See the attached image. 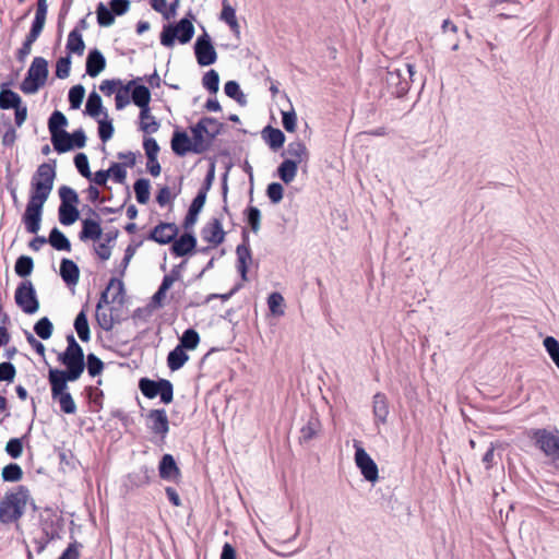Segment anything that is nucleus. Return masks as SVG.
<instances>
[{"label":"nucleus","mask_w":559,"mask_h":559,"mask_svg":"<svg viewBox=\"0 0 559 559\" xmlns=\"http://www.w3.org/2000/svg\"><path fill=\"white\" fill-rule=\"evenodd\" d=\"M56 179V165L40 164L33 174L29 187V197L22 222L29 234H37L40 229L44 205L47 202Z\"/></svg>","instance_id":"1"},{"label":"nucleus","mask_w":559,"mask_h":559,"mask_svg":"<svg viewBox=\"0 0 559 559\" xmlns=\"http://www.w3.org/2000/svg\"><path fill=\"white\" fill-rule=\"evenodd\" d=\"M68 346L58 357L59 361L66 366V370L50 369L48 377L76 381L85 369L84 352L75 337L70 334L67 336Z\"/></svg>","instance_id":"2"},{"label":"nucleus","mask_w":559,"mask_h":559,"mask_svg":"<svg viewBox=\"0 0 559 559\" xmlns=\"http://www.w3.org/2000/svg\"><path fill=\"white\" fill-rule=\"evenodd\" d=\"M29 490L25 486H17L7 492L0 501V522L10 524L20 520L29 500Z\"/></svg>","instance_id":"3"},{"label":"nucleus","mask_w":559,"mask_h":559,"mask_svg":"<svg viewBox=\"0 0 559 559\" xmlns=\"http://www.w3.org/2000/svg\"><path fill=\"white\" fill-rule=\"evenodd\" d=\"M415 74V67L411 63L402 66L391 64L388 67L383 78L389 92L395 97H403L411 88Z\"/></svg>","instance_id":"4"},{"label":"nucleus","mask_w":559,"mask_h":559,"mask_svg":"<svg viewBox=\"0 0 559 559\" xmlns=\"http://www.w3.org/2000/svg\"><path fill=\"white\" fill-rule=\"evenodd\" d=\"M48 62L43 57H35L27 71V74L20 85L24 94L33 95L46 84L48 78Z\"/></svg>","instance_id":"5"},{"label":"nucleus","mask_w":559,"mask_h":559,"mask_svg":"<svg viewBox=\"0 0 559 559\" xmlns=\"http://www.w3.org/2000/svg\"><path fill=\"white\" fill-rule=\"evenodd\" d=\"M194 35V26L188 17L181 19L176 25H165L160 33V44L165 47H173L175 40L180 44L189 43Z\"/></svg>","instance_id":"6"},{"label":"nucleus","mask_w":559,"mask_h":559,"mask_svg":"<svg viewBox=\"0 0 559 559\" xmlns=\"http://www.w3.org/2000/svg\"><path fill=\"white\" fill-rule=\"evenodd\" d=\"M531 438L535 441V445L558 466L559 464V431L547 429L532 430Z\"/></svg>","instance_id":"7"},{"label":"nucleus","mask_w":559,"mask_h":559,"mask_svg":"<svg viewBox=\"0 0 559 559\" xmlns=\"http://www.w3.org/2000/svg\"><path fill=\"white\" fill-rule=\"evenodd\" d=\"M16 306L26 314H34L39 310V300L34 284L29 280L22 281L14 294Z\"/></svg>","instance_id":"8"},{"label":"nucleus","mask_w":559,"mask_h":559,"mask_svg":"<svg viewBox=\"0 0 559 559\" xmlns=\"http://www.w3.org/2000/svg\"><path fill=\"white\" fill-rule=\"evenodd\" d=\"M139 388L142 394L147 399L160 396L164 404H169L174 399V388L169 380L160 379L158 381L148 378H142L139 381Z\"/></svg>","instance_id":"9"},{"label":"nucleus","mask_w":559,"mask_h":559,"mask_svg":"<svg viewBox=\"0 0 559 559\" xmlns=\"http://www.w3.org/2000/svg\"><path fill=\"white\" fill-rule=\"evenodd\" d=\"M48 381L51 388V397L53 401L59 403L60 409L64 414H75L76 404L69 392V381L53 377H48Z\"/></svg>","instance_id":"10"},{"label":"nucleus","mask_w":559,"mask_h":559,"mask_svg":"<svg viewBox=\"0 0 559 559\" xmlns=\"http://www.w3.org/2000/svg\"><path fill=\"white\" fill-rule=\"evenodd\" d=\"M223 124L212 117H203L198 123L191 127V133L194 140H198L205 146V151L210 147L212 141L221 133Z\"/></svg>","instance_id":"11"},{"label":"nucleus","mask_w":559,"mask_h":559,"mask_svg":"<svg viewBox=\"0 0 559 559\" xmlns=\"http://www.w3.org/2000/svg\"><path fill=\"white\" fill-rule=\"evenodd\" d=\"M171 150L178 156H185L192 152L195 154H202L205 152V146L193 138L190 139L183 131H176L171 138Z\"/></svg>","instance_id":"12"},{"label":"nucleus","mask_w":559,"mask_h":559,"mask_svg":"<svg viewBox=\"0 0 559 559\" xmlns=\"http://www.w3.org/2000/svg\"><path fill=\"white\" fill-rule=\"evenodd\" d=\"M355 463L366 480L376 483L379 478V469L376 462L359 444L355 443Z\"/></svg>","instance_id":"13"},{"label":"nucleus","mask_w":559,"mask_h":559,"mask_svg":"<svg viewBox=\"0 0 559 559\" xmlns=\"http://www.w3.org/2000/svg\"><path fill=\"white\" fill-rule=\"evenodd\" d=\"M194 53L201 67H207L216 62L217 53L207 33H203L197 38Z\"/></svg>","instance_id":"14"},{"label":"nucleus","mask_w":559,"mask_h":559,"mask_svg":"<svg viewBox=\"0 0 559 559\" xmlns=\"http://www.w3.org/2000/svg\"><path fill=\"white\" fill-rule=\"evenodd\" d=\"M146 426L154 435L165 439L169 431V420L164 408L151 409L146 414Z\"/></svg>","instance_id":"15"},{"label":"nucleus","mask_w":559,"mask_h":559,"mask_svg":"<svg viewBox=\"0 0 559 559\" xmlns=\"http://www.w3.org/2000/svg\"><path fill=\"white\" fill-rule=\"evenodd\" d=\"M497 15L504 19L516 17L522 12V4L516 0H489Z\"/></svg>","instance_id":"16"},{"label":"nucleus","mask_w":559,"mask_h":559,"mask_svg":"<svg viewBox=\"0 0 559 559\" xmlns=\"http://www.w3.org/2000/svg\"><path fill=\"white\" fill-rule=\"evenodd\" d=\"M203 240L214 246H218L224 241L225 231L218 218H212L201 231Z\"/></svg>","instance_id":"17"},{"label":"nucleus","mask_w":559,"mask_h":559,"mask_svg":"<svg viewBox=\"0 0 559 559\" xmlns=\"http://www.w3.org/2000/svg\"><path fill=\"white\" fill-rule=\"evenodd\" d=\"M178 234V228L173 223H160L151 231L148 239L160 245L169 243Z\"/></svg>","instance_id":"18"},{"label":"nucleus","mask_w":559,"mask_h":559,"mask_svg":"<svg viewBox=\"0 0 559 559\" xmlns=\"http://www.w3.org/2000/svg\"><path fill=\"white\" fill-rule=\"evenodd\" d=\"M181 273L178 267H174L168 274L163 277L162 284L157 292L152 297V302L156 307H162L166 298L167 290L174 285V283L180 280Z\"/></svg>","instance_id":"19"},{"label":"nucleus","mask_w":559,"mask_h":559,"mask_svg":"<svg viewBox=\"0 0 559 559\" xmlns=\"http://www.w3.org/2000/svg\"><path fill=\"white\" fill-rule=\"evenodd\" d=\"M123 283L120 280L111 278L107 288L102 292L96 309H104L105 305L116 301V299L123 294Z\"/></svg>","instance_id":"20"},{"label":"nucleus","mask_w":559,"mask_h":559,"mask_svg":"<svg viewBox=\"0 0 559 559\" xmlns=\"http://www.w3.org/2000/svg\"><path fill=\"white\" fill-rule=\"evenodd\" d=\"M236 254H237V270L240 273L241 280L246 282V281H248V277H247L248 265L252 260L251 250L248 245L247 238H245L242 243L237 246Z\"/></svg>","instance_id":"21"},{"label":"nucleus","mask_w":559,"mask_h":559,"mask_svg":"<svg viewBox=\"0 0 559 559\" xmlns=\"http://www.w3.org/2000/svg\"><path fill=\"white\" fill-rule=\"evenodd\" d=\"M106 68V59L100 50L92 49L86 58V73L95 78Z\"/></svg>","instance_id":"22"},{"label":"nucleus","mask_w":559,"mask_h":559,"mask_svg":"<svg viewBox=\"0 0 559 559\" xmlns=\"http://www.w3.org/2000/svg\"><path fill=\"white\" fill-rule=\"evenodd\" d=\"M103 237V229L97 221L86 218L82 221V229L79 234L81 241H97Z\"/></svg>","instance_id":"23"},{"label":"nucleus","mask_w":559,"mask_h":559,"mask_svg":"<svg viewBox=\"0 0 559 559\" xmlns=\"http://www.w3.org/2000/svg\"><path fill=\"white\" fill-rule=\"evenodd\" d=\"M205 201H206V197H205V190H199L197 197L193 199L190 207H189V211H188V214L185 218V228H190L191 226H193L198 219V215L199 213L202 211L204 204H205Z\"/></svg>","instance_id":"24"},{"label":"nucleus","mask_w":559,"mask_h":559,"mask_svg":"<svg viewBox=\"0 0 559 559\" xmlns=\"http://www.w3.org/2000/svg\"><path fill=\"white\" fill-rule=\"evenodd\" d=\"M286 154L289 156L288 160H293L296 164L307 163L309 159V152L307 146L300 140L290 142L287 145Z\"/></svg>","instance_id":"25"},{"label":"nucleus","mask_w":559,"mask_h":559,"mask_svg":"<svg viewBox=\"0 0 559 559\" xmlns=\"http://www.w3.org/2000/svg\"><path fill=\"white\" fill-rule=\"evenodd\" d=\"M197 246V239L191 234H183L174 241L171 250L177 257L190 253Z\"/></svg>","instance_id":"26"},{"label":"nucleus","mask_w":559,"mask_h":559,"mask_svg":"<svg viewBox=\"0 0 559 559\" xmlns=\"http://www.w3.org/2000/svg\"><path fill=\"white\" fill-rule=\"evenodd\" d=\"M180 475V471L171 454H165L159 462V476L166 480H174Z\"/></svg>","instance_id":"27"},{"label":"nucleus","mask_w":559,"mask_h":559,"mask_svg":"<svg viewBox=\"0 0 559 559\" xmlns=\"http://www.w3.org/2000/svg\"><path fill=\"white\" fill-rule=\"evenodd\" d=\"M60 275L68 285H74L79 282L80 270L72 260L62 259L60 263Z\"/></svg>","instance_id":"28"},{"label":"nucleus","mask_w":559,"mask_h":559,"mask_svg":"<svg viewBox=\"0 0 559 559\" xmlns=\"http://www.w3.org/2000/svg\"><path fill=\"white\" fill-rule=\"evenodd\" d=\"M66 49L69 53L83 56L85 50V43L83 40L82 33L78 27L73 28L69 33Z\"/></svg>","instance_id":"29"},{"label":"nucleus","mask_w":559,"mask_h":559,"mask_svg":"<svg viewBox=\"0 0 559 559\" xmlns=\"http://www.w3.org/2000/svg\"><path fill=\"white\" fill-rule=\"evenodd\" d=\"M131 98L141 110L150 109L151 92L146 86L136 85L135 83L131 88Z\"/></svg>","instance_id":"30"},{"label":"nucleus","mask_w":559,"mask_h":559,"mask_svg":"<svg viewBox=\"0 0 559 559\" xmlns=\"http://www.w3.org/2000/svg\"><path fill=\"white\" fill-rule=\"evenodd\" d=\"M373 415L377 421L386 423L389 416V404L386 396L383 393H377L373 396L372 403Z\"/></svg>","instance_id":"31"},{"label":"nucleus","mask_w":559,"mask_h":559,"mask_svg":"<svg viewBox=\"0 0 559 559\" xmlns=\"http://www.w3.org/2000/svg\"><path fill=\"white\" fill-rule=\"evenodd\" d=\"M262 136L273 151H277L285 142V134L280 129L272 128L271 126L262 130Z\"/></svg>","instance_id":"32"},{"label":"nucleus","mask_w":559,"mask_h":559,"mask_svg":"<svg viewBox=\"0 0 559 559\" xmlns=\"http://www.w3.org/2000/svg\"><path fill=\"white\" fill-rule=\"evenodd\" d=\"M47 11H48L47 0H37L35 19H34V21L32 23V27H31L32 32H34L38 35L41 34L45 23H46Z\"/></svg>","instance_id":"33"},{"label":"nucleus","mask_w":559,"mask_h":559,"mask_svg":"<svg viewBox=\"0 0 559 559\" xmlns=\"http://www.w3.org/2000/svg\"><path fill=\"white\" fill-rule=\"evenodd\" d=\"M221 20L228 24L237 37L240 35V26L236 17V11L227 0L223 1Z\"/></svg>","instance_id":"34"},{"label":"nucleus","mask_w":559,"mask_h":559,"mask_svg":"<svg viewBox=\"0 0 559 559\" xmlns=\"http://www.w3.org/2000/svg\"><path fill=\"white\" fill-rule=\"evenodd\" d=\"M189 356L182 346H176L167 356V366L171 371L179 370L188 361Z\"/></svg>","instance_id":"35"},{"label":"nucleus","mask_w":559,"mask_h":559,"mask_svg":"<svg viewBox=\"0 0 559 559\" xmlns=\"http://www.w3.org/2000/svg\"><path fill=\"white\" fill-rule=\"evenodd\" d=\"M58 215L62 225L70 226L79 219L80 212L74 204H60Z\"/></svg>","instance_id":"36"},{"label":"nucleus","mask_w":559,"mask_h":559,"mask_svg":"<svg viewBox=\"0 0 559 559\" xmlns=\"http://www.w3.org/2000/svg\"><path fill=\"white\" fill-rule=\"evenodd\" d=\"M297 170L298 164L284 159L277 168V175L284 183L288 185L295 180Z\"/></svg>","instance_id":"37"},{"label":"nucleus","mask_w":559,"mask_h":559,"mask_svg":"<svg viewBox=\"0 0 559 559\" xmlns=\"http://www.w3.org/2000/svg\"><path fill=\"white\" fill-rule=\"evenodd\" d=\"M74 329L82 342H88L91 340V331L85 309H82L78 313L74 320Z\"/></svg>","instance_id":"38"},{"label":"nucleus","mask_w":559,"mask_h":559,"mask_svg":"<svg viewBox=\"0 0 559 559\" xmlns=\"http://www.w3.org/2000/svg\"><path fill=\"white\" fill-rule=\"evenodd\" d=\"M321 424L317 416L311 415L305 426L300 429V441L308 442L319 433Z\"/></svg>","instance_id":"39"},{"label":"nucleus","mask_w":559,"mask_h":559,"mask_svg":"<svg viewBox=\"0 0 559 559\" xmlns=\"http://www.w3.org/2000/svg\"><path fill=\"white\" fill-rule=\"evenodd\" d=\"M51 247H53L56 250L59 251H70L71 250V243L70 240L66 237V235L58 229L57 227H53L49 234V238L47 240Z\"/></svg>","instance_id":"40"},{"label":"nucleus","mask_w":559,"mask_h":559,"mask_svg":"<svg viewBox=\"0 0 559 559\" xmlns=\"http://www.w3.org/2000/svg\"><path fill=\"white\" fill-rule=\"evenodd\" d=\"M51 143L58 153H66L73 148L71 135L66 130L51 135Z\"/></svg>","instance_id":"41"},{"label":"nucleus","mask_w":559,"mask_h":559,"mask_svg":"<svg viewBox=\"0 0 559 559\" xmlns=\"http://www.w3.org/2000/svg\"><path fill=\"white\" fill-rule=\"evenodd\" d=\"M140 129L147 134L158 131L159 122L151 115L150 109L140 110Z\"/></svg>","instance_id":"42"},{"label":"nucleus","mask_w":559,"mask_h":559,"mask_svg":"<svg viewBox=\"0 0 559 559\" xmlns=\"http://www.w3.org/2000/svg\"><path fill=\"white\" fill-rule=\"evenodd\" d=\"M22 98L21 96L9 90V88H1L0 91V108L1 109H12L21 105Z\"/></svg>","instance_id":"43"},{"label":"nucleus","mask_w":559,"mask_h":559,"mask_svg":"<svg viewBox=\"0 0 559 559\" xmlns=\"http://www.w3.org/2000/svg\"><path fill=\"white\" fill-rule=\"evenodd\" d=\"M138 80H141V79L138 78L136 80H131L126 85L121 86L117 91L116 96H115V104H116L117 110H121L130 104L129 93Z\"/></svg>","instance_id":"44"},{"label":"nucleus","mask_w":559,"mask_h":559,"mask_svg":"<svg viewBox=\"0 0 559 559\" xmlns=\"http://www.w3.org/2000/svg\"><path fill=\"white\" fill-rule=\"evenodd\" d=\"M150 180L140 178L134 182L133 189L135 192L136 201L141 204H146L150 200Z\"/></svg>","instance_id":"45"},{"label":"nucleus","mask_w":559,"mask_h":559,"mask_svg":"<svg viewBox=\"0 0 559 559\" xmlns=\"http://www.w3.org/2000/svg\"><path fill=\"white\" fill-rule=\"evenodd\" d=\"M97 23L103 27L111 26L115 22V14L111 9L99 2L96 8Z\"/></svg>","instance_id":"46"},{"label":"nucleus","mask_w":559,"mask_h":559,"mask_svg":"<svg viewBox=\"0 0 559 559\" xmlns=\"http://www.w3.org/2000/svg\"><path fill=\"white\" fill-rule=\"evenodd\" d=\"M85 110L86 114L93 118L98 117L103 112V103L99 94L96 92L90 93L85 105Z\"/></svg>","instance_id":"47"},{"label":"nucleus","mask_w":559,"mask_h":559,"mask_svg":"<svg viewBox=\"0 0 559 559\" xmlns=\"http://www.w3.org/2000/svg\"><path fill=\"white\" fill-rule=\"evenodd\" d=\"M225 94L235 99L239 105L247 104L246 95L241 92L239 84L236 81H228L224 86Z\"/></svg>","instance_id":"48"},{"label":"nucleus","mask_w":559,"mask_h":559,"mask_svg":"<svg viewBox=\"0 0 559 559\" xmlns=\"http://www.w3.org/2000/svg\"><path fill=\"white\" fill-rule=\"evenodd\" d=\"M67 124H68L67 117L59 110L53 111L48 120V129H49L50 135H52V132L58 133V132L64 131L63 128Z\"/></svg>","instance_id":"49"},{"label":"nucleus","mask_w":559,"mask_h":559,"mask_svg":"<svg viewBox=\"0 0 559 559\" xmlns=\"http://www.w3.org/2000/svg\"><path fill=\"white\" fill-rule=\"evenodd\" d=\"M34 269V261L28 255H21L17 258L14 266L15 273L21 277L31 275Z\"/></svg>","instance_id":"50"},{"label":"nucleus","mask_w":559,"mask_h":559,"mask_svg":"<svg viewBox=\"0 0 559 559\" xmlns=\"http://www.w3.org/2000/svg\"><path fill=\"white\" fill-rule=\"evenodd\" d=\"M200 343L199 333L193 329H188L183 332L180 337V343L178 346H182V349H195Z\"/></svg>","instance_id":"51"},{"label":"nucleus","mask_w":559,"mask_h":559,"mask_svg":"<svg viewBox=\"0 0 559 559\" xmlns=\"http://www.w3.org/2000/svg\"><path fill=\"white\" fill-rule=\"evenodd\" d=\"M1 476L4 481L14 483L22 479L23 471L19 464L10 463L2 468Z\"/></svg>","instance_id":"52"},{"label":"nucleus","mask_w":559,"mask_h":559,"mask_svg":"<svg viewBox=\"0 0 559 559\" xmlns=\"http://www.w3.org/2000/svg\"><path fill=\"white\" fill-rule=\"evenodd\" d=\"M96 321L98 325L106 332H109L112 330L115 325V321L112 318L111 309L105 310V309H96Z\"/></svg>","instance_id":"53"},{"label":"nucleus","mask_w":559,"mask_h":559,"mask_svg":"<svg viewBox=\"0 0 559 559\" xmlns=\"http://www.w3.org/2000/svg\"><path fill=\"white\" fill-rule=\"evenodd\" d=\"M34 331L40 338L48 340L52 335L53 325L47 317H44L35 323Z\"/></svg>","instance_id":"54"},{"label":"nucleus","mask_w":559,"mask_h":559,"mask_svg":"<svg viewBox=\"0 0 559 559\" xmlns=\"http://www.w3.org/2000/svg\"><path fill=\"white\" fill-rule=\"evenodd\" d=\"M202 85L210 93H212V94L217 93L218 87H219V75H218L217 71H215L213 69L207 71L202 78Z\"/></svg>","instance_id":"55"},{"label":"nucleus","mask_w":559,"mask_h":559,"mask_svg":"<svg viewBox=\"0 0 559 559\" xmlns=\"http://www.w3.org/2000/svg\"><path fill=\"white\" fill-rule=\"evenodd\" d=\"M543 344L551 360L559 369V342L554 336H546Z\"/></svg>","instance_id":"56"},{"label":"nucleus","mask_w":559,"mask_h":559,"mask_svg":"<svg viewBox=\"0 0 559 559\" xmlns=\"http://www.w3.org/2000/svg\"><path fill=\"white\" fill-rule=\"evenodd\" d=\"M267 306L272 314L283 316L284 314V298L280 293H272L267 298Z\"/></svg>","instance_id":"57"},{"label":"nucleus","mask_w":559,"mask_h":559,"mask_svg":"<svg viewBox=\"0 0 559 559\" xmlns=\"http://www.w3.org/2000/svg\"><path fill=\"white\" fill-rule=\"evenodd\" d=\"M85 95V88L83 85L78 84L70 88L69 91V102L70 106L73 109L80 108L82 105L83 98Z\"/></svg>","instance_id":"58"},{"label":"nucleus","mask_w":559,"mask_h":559,"mask_svg":"<svg viewBox=\"0 0 559 559\" xmlns=\"http://www.w3.org/2000/svg\"><path fill=\"white\" fill-rule=\"evenodd\" d=\"M60 204H74L79 203V195L74 189L68 186H61L59 188Z\"/></svg>","instance_id":"59"},{"label":"nucleus","mask_w":559,"mask_h":559,"mask_svg":"<svg viewBox=\"0 0 559 559\" xmlns=\"http://www.w3.org/2000/svg\"><path fill=\"white\" fill-rule=\"evenodd\" d=\"M247 222L250 225L251 230L257 234L261 227V212L255 206H250L247 210Z\"/></svg>","instance_id":"60"},{"label":"nucleus","mask_w":559,"mask_h":559,"mask_svg":"<svg viewBox=\"0 0 559 559\" xmlns=\"http://www.w3.org/2000/svg\"><path fill=\"white\" fill-rule=\"evenodd\" d=\"M74 164L81 176L86 179H91L92 173L90 170L88 158L84 153H79L75 155Z\"/></svg>","instance_id":"61"},{"label":"nucleus","mask_w":559,"mask_h":559,"mask_svg":"<svg viewBox=\"0 0 559 559\" xmlns=\"http://www.w3.org/2000/svg\"><path fill=\"white\" fill-rule=\"evenodd\" d=\"M86 367L88 374L91 377H96L102 373L104 369V364L95 354L91 353L87 355Z\"/></svg>","instance_id":"62"},{"label":"nucleus","mask_w":559,"mask_h":559,"mask_svg":"<svg viewBox=\"0 0 559 559\" xmlns=\"http://www.w3.org/2000/svg\"><path fill=\"white\" fill-rule=\"evenodd\" d=\"M71 58L70 56L61 57L56 64V76L67 79L70 75Z\"/></svg>","instance_id":"63"},{"label":"nucleus","mask_w":559,"mask_h":559,"mask_svg":"<svg viewBox=\"0 0 559 559\" xmlns=\"http://www.w3.org/2000/svg\"><path fill=\"white\" fill-rule=\"evenodd\" d=\"M5 452L12 457V459H19L23 453V443L22 440L19 438H12L10 439L5 444Z\"/></svg>","instance_id":"64"}]
</instances>
